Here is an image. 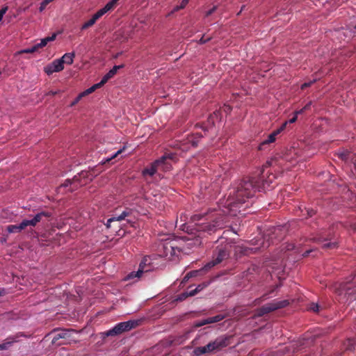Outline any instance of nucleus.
I'll list each match as a JSON object with an SVG mask.
<instances>
[{"mask_svg": "<svg viewBox=\"0 0 356 356\" xmlns=\"http://www.w3.org/2000/svg\"><path fill=\"white\" fill-rule=\"evenodd\" d=\"M267 168L265 166L257 177H248L240 181L233 192L230 193L227 200L230 210L237 211L256 191L264 190L270 186L275 176L270 173Z\"/></svg>", "mask_w": 356, "mask_h": 356, "instance_id": "1", "label": "nucleus"}, {"mask_svg": "<svg viewBox=\"0 0 356 356\" xmlns=\"http://www.w3.org/2000/svg\"><path fill=\"white\" fill-rule=\"evenodd\" d=\"M225 216L220 211H210L207 213H200L194 214L191 216L192 222H199L204 220L202 222H197L195 224V229L198 234L194 240V245H200L202 243V234L204 232L211 233L218 228H222L225 222Z\"/></svg>", "mask_w": 356, "mask_h": 356, "instance_id": "2", "label": "nucleus"}, {"mask_svg": "<svg viewBox=\"0 0 356 356\" xmlns=\"http://www.w3.org/2000/svg\"><path fill=\"white\" fill-rule=\"evenodd\" d=\"M282 230L283 227L281 226L273 227L267 234H265L263 238L257 240V241L260 242L256 243V245H258L257 247L245 249L244 254H249L262 251L268 248L271 244L280 241L283 238Z\"/></svg>", "mask_w": 356, "mask_h": 356, "instance_id": "3", "label": "nucleus"}, {"mask_svg": "<svg viewBox=\"0 0 356 356\" xmlns=\"http://www.w3.org/2000/svg\"><path fill=\"white\" fill-rule=\"evenodd\" d=\"M176 156L173 153H165L159 159L155 160L149 166L145 168L142 173L143 175H149L150 177L154 176L159 170L163 172H167L171 170L172 163Z\"/></svg>", "mask_w": 356, "mask_h": 356, "instance_id": "4", "label": "nucleus"}, {"mask_svg": "<svg viewBox=\"0 0 356 356\" xmlns=\"http://www.w3.org/2000/svg\"><path fill=\"white\" fill-rule=\"evenodd\" d=\"M231 339V336H220L204 346L195 348L193 350V354L195 356H200L205 353L220 351L229 345Z\"/></svg>", "mask_w": 356, "mask_h": 356, "instance_id": "5", "label": "nucleus"}, {"mask_svg": "<svg viewBox=\"0 0 356 356\" xmlns=\"http://www.w3.org/2000/svg\"><path fill=\"white\" fill-rule=\"evenodd\" d=\"M341 225L337 223L330 227L328 231L323 232L318 234L316 236L312 238L314 242L317 243H322L321 248L324 250H333L338 248V242L335 240V234L334 230Z\"/></svg>", "mask_w": 356, "mask_h": 356, "instance_id": "6", "label": "nucleus"}, {"mask_svg": "<svg viewBox=\"0 0 356 356\" xmlns=\"http://www.w3.org/2000/svg\"><path fill=\"white\" fill-rule=\"evenodd\" d=\"M289 302L287 300H274L271 302L267 303L262 307L257 309L254 316L255 317H261L265 314H269L279 309L284 308L289 305Z\"/></svg>", "mask_w": 356, "mask_h": 356, "instance_id": "7", "label": "nucleus"}, {"mask_svg": "<svg viewBox=\"0 0 356 356\" xmlns=\"http://www.w3.org/2000/svg\"><path fill=\"white\" fill-rule=\"evenodd\" d=\"M229 245H225L221 247H216V250L213 252L212 260L206 264V268H209V270L220 264L224 260H226L229 257Z\"/></svg>", "mask_w": 356, "mask_h": 356, "instance_id": "8", "label": "nucleus"}, {"mask_svg": "<svg viewBox=\"0 0 356 356\" xmlns=\"http://www.w3.org/2000/svg\"><path fill=\"white\" fill-rule=\"evenodd\" d=\"M138 325V321H128L125 322H121L116 324L112 329L106 331L104 334L106 336H117L121 334L124 332L131 330L133 328L136 327Z\"/></svg>", "mask_w": 356, "mask_h": 356, "instance_id": "9", "label": "nucleus"}, {"mask_svg": "<svg viewBox=\"0 0 356 356\" xmlns=\"http://www.w3.org/2000/svg\"><path fill=\"white\" fill-rule=\"evenodd\" d=\"M191 243H186L182 239L179 240H172L170 241H166L163 244V248L166 252V255L168 253L170 254L171 256L175 255L177 252H185V245H191Z\"/></svg>", "mask_w": 356, "mask_h": 356, "instance_id": "10", "label": "nucleus"}, {"mask_svg": "<svg viewBox=\"0 0 356 356\" xmlns=\"http://www.w3.org/2000/svg\"><path fill=\"white\" fill-rule=\"evenodd\" d=\"M99 173L96 168H92L89 170H82L80 173L73 177L74 181H79V186L86 184L88 181H92L95 177Z\"/></svg>", "mask_w": 356, "mask_h": 356, "instance_id": "11", "label": "nucleus"}, {"mask_svg": "<svg viewBox=\"0 0 356 356\" xmlns=\"http://www.w3.org/2000/svg\"><path fill=\"white\" fill-rule=\"evenodd\" d=\"M152 270V266H150V261L149 257H144L139 264L138 269L136 272H131L129 273L127 279L131 280L134 277L140 278L143 273H148Z\"/></svg>", "mask_w": 356, "mask_h": 356, "instance_id": "12", "label": "nucleus"}, {"mask_svg": "<svg viewBox=\"0 0 356 356\" xmlns=\"http://www.w3.org/2000/svg\"><path fill=\"white\" fill-rule=\"evenodd\" d=\"M51 216V212L41 211L37 213L31 220H23L19 223V227L24 229L28 226L35 227L38 222L42 220L43 218H49Z\"/></svg>", "mask_w": 356, "mask_h": 356, "instance_id": "13", "label": "nucleus"}, {"mask_svg": "<svg viewBox=\"0 0 356 356\" xmlns=\"http://www.w3.org/2000/svg\"><path fill=\"white\" fill-rule=\"evenodd\" d=\"M131 214V210L130 209H126L120 215L115 214L113 217L108 219L105 225L107 228H110L111 222L125 220L126 218L129 216Z\"/></svg>", "mask_w": 356, "mask_h": 356, "instance_id": "14", "label": "nucleus"}, {"mask_svg": "<svg viewBox=\"0 0 356 356\" xmlns=\"http://www.w3.org/2000/svg\"><path fill=\"white\" fill-rule=\"evenodd\" d=\"M124 67L123 65H115L111 70L108 71L102 79V82L104 85L111 78H113L117 73L118 70Z\"/></svg>", "mask_w": 356, "mask_h": 356, "instance_id": "15", "label": "nucleus"}, {"mask_svg": "<svg viewBox=\"0 0 356 356\" xmlns=\"http://www.w3.org/2000/svg\"><path fill=\"white\" fill-rule=\"evenodd\" d=\"M209 270V268H206V264L204 265V266L199 270H192L189 273H188L186 274V275L184 277V280H188L191 277H196V276H198V275H204V273H206L208 270Z\"/></svg>", "mask_w": 356, "mask_h": 356, "instance_id": "16", "label": "nucleus"}, {"mask_svg": "<svg viewBox=\"0 0 356 356\" xmlns=\"http://www.w3.org/2000/svg\"><path fill=\"white\" fill-rule=\"evenodd\" d=\"M70 330H63L60 332L55 334L52 339V343H56L60 339H68L70 337Z\"/></svg>", "mask_w": 356, "mask_h": 356, "instance_id": "17", "label": "nucleus"}, {"mask_svg": "<svg viewBox=\"0 0 356 356\" xmlns=\"http://www.w3.org/2000/svg\"><path fill=\"white\" fill-rule=\"evenodd\" d=\"M56 34L54 33L51 36H48L42 39L39 43L35 44L37 49L38 50L39 49L45 47L49 42L54 41L56 39Z\"/></svg>", "mask_w": 356, "mask_h": 356, "instance_id": "18", "label": "nucleus"}, {"mask_svg": "<svg viewBox=\"0 0 356 356\" xmlns=\"http://www.w3.org/2000/svg\"><path fill=\"white\" fill-rule=\"evenodd\" d=\"M78 182L79 181H74L73 178L72 179H66L65 181L64 184H63L60 186V187L71 186L70 188L69 189V191L72 192L79 187V184H78Z\"/></svg>", "mask_w": 356, "mask_h": 356, "instance_id": "19", "label": "nucleus"}, {"mask_svg": "<svg viewBox=\"0 0 356 356\" xmlns=\"http://www.w3.org/2000/svg\"><path fill=\"white\" fill-rule=\"evenodd\" d=\"M74 56H75V54L73 52H72V53H66L60 59L61 60H63V65L65 63H66L67 65H71V64H72V63L74 61Z\"/></svg>", "mask_w": 356, "mask_h": 356, "instance_id": "20", "label": "nucleus"}, {"mask_svg": "<svg viewBox=\"0 0 356 356\" xmlns=\"http://www.w3.org/2000/svg\"><path fill=\"white\" fill-rule=\"evenodd\" d=\"M298 211H300L302 213V216L305 215L304 211H305L308 217H312L316 213V211L313 209L306 208L305 207L302 208V206L298 207V210H297L296 212L298 213Z\"/></svg>", "mask_w": 356, "mask_h": 356, "instance_id": "21", "label": "nucleus"}, {"mask_svg": "<svg viewBox=\"0 0 356 356\" xmlns=\"http://www.w3.org/2000/svg\"><path fill=\"white\" fill-rule=\"evenodd\" d=\"M104 86V83H102V81L96 84H94L92 86H91L90 88H88L87 90H86L84 92H81L82 95L83 96H86V95H88L92 92H93L94 91H95V90H97V88H101L102 86Z\"/></svg>", "mask_w": 356, "mask_h": 356, "instance_id": "22", "label": "nucleus"}, {"mask_svg": "<svg viewBox=\"0 0 356 356\" xmlns=\"http://www.w3.org/2000/svg\"><path fill=\"white\" fill-rule=\"evenodd\" d=\"M53 67L54 68V70L58 72H60L63 70L64 68V65L63 64V60H61L60 58L59 59H56V60H54L52 63H51Z\"/></svg>", "mask_w": 356, "mask_h": 356, "instance_id": "23", "label": "nucleus"}, {"mask_svg": "<svg viewBox=\"0 0 356 356\" xmlns=\"http://www.w3.org/2000/svg\"><path fill=\"white\" fill-rule=\"evenodd\" d=\"M22 229H23V228L19 227V225H10L6 227V230L9 233H18V232H20Z\"/></svg>", "mask_w": 356, "mask_h": 356, "instance_id": "24", "label": "nucleus"}, {"mask_svg": "<svg viewBox=\"0 0 356 356\" xmlns=\"http://www.w3.org/2000/svg\"><path fill=\"white\" fill-rule=\"evenodd\" d=\"M275 138L274 137V134H270L268 136V138L267 139L264 140L260 145V147L259 149H261V147L265 145H268V144H270V143H273L275 140Z\"/></svg>", "mask_w": 356, "mask_h": 356, "instance_id": "25", "label": "nucleus"}, {"mask_svg": "<svg viewBox=\"0 0 356 356\" xmlns=\"http://www.w3.org/2000/svg\"><path fill=\"white\" fill-rule=\"evenodd\" d=\"M96 22H97V20L93 17H92V18L90 19H89L88 21H87L82 25L81 29V30L87 29L89 27L93 26Z\"/></svg>", "mask_w": 356, "mask_h": 356, "instance_id": "26", "label": "nucleus"}, {"mask_svg": "<svg viewBox=\"0 0 356 356\" xmlns=\"http://www.w3.org/2000/svg\"><path fill=\"white\" fill-rule=\"evenodd\" d=\"M339 157L343 161H347L349 158L350 152L348 150H343L338 152Z\"/></svg>", "mask_w": 356, "mask_h": 356, "instance_id": "27", "label": "nucleus"}, {"mask_svg": "<svg viewBox=\"0 0 356 356\" xmlns=\"http://www.w3.org/2000/svg\"><path fill=\"white\" fill-rule=\"evenodd\" d=\"M224 318V316L219 314L213 317L208 318L209 324L214 323L222 321Z\"/></svg>", "mask_w": 356, "mask_h": 356, "instance_id": "28", "label": "nucleus"}, {"mask_svg": "<svg viewBox=\"0 0 356 356\" xmlns=\"http://www.w3.org/2000/svg\"><path fill=\"white\" fill-rule=\"evenodd\" d=\"M107 11L105 10L104 8H101L95 14L92 15V17L96 19H99L101 17H102L104 14H106Z\"/></svg>", "mask_w": 356, "mask_h": 356, "instance_id": "29", "label": "nucleus"}, {"mask_svg": "<svg viewBox=\"0 0 356 356\" xmlns=\"http://www.w3.org/2000/svg\"><path fill=\"white\" fill-rule=\"evenodd\" d=\"M287 122H284L281 127L276 130L273 131L271 134H274V137L276 138V136L280 134L286 127Z\"/></svg>", "mask_w": 356, "mask_h": 356, "instance_id": "30", "label": "nucleus"}, {"mask_svg": "<svg viewBox=\"0 0 356 356\" xmlns=\"http://www.w3.org/2000/svg\"><path fill=\"white\" fill-rule=\"evenodd\" d=\"M116 4L117 3L114 1V0H111L109 2H108L104 8L107 12H108L109 10L113 9L115 7Z\"/></svg>", "mask_w": 356, "mask_h": 356, "instance_id": "31", "label": "nucleus"}, {"mask_svg": "<svg viewBox=\"0 0 356 356\" xmlns=\"http://www.w3.org/2000/svg\"><path fill=\"white\" fill-rule=\"evenodd\" d=\"M124 147H123L122 149H119L112 156H111L110 158H108L107 159H106L105 161H102V163L104 164V163H106L107 162L111 161L112 159L116 158L119 154H120L124 151Z\"/></svg>", "mask_w": 356, "mask_h": 356, "instance_id": "32", "label": "nucleus"}, {"mask_svg": "<svg viewBox=\"0 0 356 356\" xmlns=\"http://www.w3.org/2000/svg\"><path fill=\"white\" fill-rule=\"evenodd\" d=\"M320 306L317 303L312 302L309 304L308 307V309L310 311H312L314 312H319Z\"/></svg>", "mask_w": 356, "mask_h": 356, "instance_id": "33", "label": "nucleus"}, {"mask_svg": "<svg viewBox=\"0 0 356 356\" xmlns=\"http://www.w3.org/2000/svg\"><path fill=\"white\" fill-rule=\"evenodd\" d=\"M189 1L190 0H182L181 4L179 6H177L176 7H175V8L173 9V11L177 12L181 9L184 8L186 7V6L188 4Z\"/></svg>", "mask_w": 356, "mask_h": 356, "instance_id": "34", "label": "nucleus"}, {"mask_svg": "<svg viewBox=\"0 0 356 356\" xmlns=\"http://www.w3.org/2000/svg\"><path fill=\"white\" fill-rule=\"evenodd\" d=\"M53 65L51 63H50L49 65H47L45 67H44V72L48 74V75H50V74H52L54 72H57L54 67H52Z\"/></svg>", "mask_w": 356, "mask_h": 356, "instance_id": "35", "label": "nucleus"}, {"mask_svg": "<svg viewBox=\"0 0 356 356\" xmlns=\"http://www.w3.org/2000/svg\"><path fill=\"white\" fill-rule=\"evenodd\" d=\"M207 324H209L208 318L206 319L195 322V327H202V326L207 325Z\"/></svg>", "mask_w": 356, "mask_h": 356, "instance_id": "36", "label": "nucleus"}, {"mask_svg": "<svg viewBox=\"0 0 356 356\" xmlns=\"http://www.w3.org/2000/svg\"><path fill=\"white\" fill-rule=\"evenodd\" d=\"M268 298V293L264 294L261 297L257 298L254 301V305H259L261 302Z\"/></svg>", "mask_w": 356, "mask_h": 356, "instance_id": "37", "label": "nucleus"}, {"mask_svg": "<svg viewBox=\"0 0 356 356\" xmlns=\"http://www.w3.org/2000/svg\"><path fill=\"white\" fill-rule=\"evenodd\" d=\"M37 51H38V50L37 49L35 45H33V47H31L30 48L23 50L22 52L26 53V54H31V53H34Z\"/></svg>", "mask_w": 356, "mask_h": 356, "instance_id": "38", "label": "nucleus"}, {"mask_svg": "<svg viewBox=\"0 0 356 356\" xmlns=\"http://www.w3.org/2000/svg\"><path fill=\"white\" fill-rule=\"evenodd\" d=\"M316 81V79H313L312 81H310L309 82H305L301 86V89L305 90V88L310 87L313 83H314Z\"/></svg>", "mask_w": 356, "mask_h": 356, "instance_id": "39", "label": "nucleus"}, {"mask_svg": "<svg viewBox=\"0 0 356 356\" xmlns=\"http://www.w3.org/2000/svg\"><path fill=\"white\" fill-rule=\"evenodd\" d=\"M209 284V282H203L202 284H200L195 289L196 290L198 291V293L200 291H201L202 289H204V288H206L208 285Z\"/></svg>", "mask_w": 356, "mask_h": 356, "instance_id": "40", "label": "nucleus"}, {"mask_svg": "<svg viewBox=\"0 0 356 356\" xmlns=\"http://www.w3.org/2000/svg\"><path fill=\"white\" fill-rule=\"evenodd\" d=\"M84 97L82 93H80L74 99V101L72 102V103L70 104V106H75L79 101L80 99Z\"/></svg>", "mask_w": 356, "mask_h": 356, "instance_id": "41", "label": "nucleus"}, {"mask_svg": "<svg viewBox=\"0 0 356 356\" xmlns=\"http://www.w3.org/2000/svg\"><path fill=\"white\" fill-rule=\"evenodd\" d=\"M12 343H13V341H6L1 344H0V350H6L10 346Z\"/></svg>", "mask_w": 356, "mask_h": 356, "instance_id": "42", "label": "nucleus"}, {"mask_svg": "<svg viewBox=\"0 0 356 356\" xmlns=\"http://www.w3.org/2000/svg\"><path fill=\"white\" fill-rule=\"evenodd\" d=\"M188 293H187V291H185V292H184V293H181V294L179 296V297H178L177 300H180V301H182V300H185V299H186V298H188Z\"/></svg>", "mask_w": 356, "mask_h": 356, "instance_id": "43", "label": "nucleus"}, {"mask_svg": "<svg viewBox=\"0 0 356 356\" xmlns=\"http://www.w3.org/2000/svg\"><path fill=\"white\" fill-rule=\"evenodd\" d=\"M7 10H8L7 6H5L0 10V21L2 19L3 16L6 13Z\"/></svg>", "mask_w": 356, "mask_h": 356, "instance_id": "44", "label": "nucleus"}, {"mask_svg": "<svg viewBox=\"0 0 356 356\" xmlns=\"http://www.w3.org/2000/svg\"><path fill=\"white\" fill-rule=\"evenodd\" d=\"M343 289L346 291V293L349 295L353 293V291H350V287L348 284H345L343 286Z\"/></svg>", "mask_w": 356, "mask_h": 356, "instance_id": "45", "label": "nucleus"}, {"mask_svg": "<svg viewBox=\"0 0 356 356\" xmlns=\"http://www.w3.org/2000/svg\"><path fill=\"white\" fill-rule=\"evenodd\" d=\"M216 10V6H213V8H211L210 10H209L207 13H206V16L207 17H209L210 15H211Z\"/></svg>", "mask_w": 356, "mask_h": 356, "instance_id": "46", "label": "nucleus"}, {"mask_svg": "<svg viewBox=\"0 0 356 356\" xmlns=\"http://www.w3.org/2000/svg\"><path fill=\"white\" fill-rule=\"evenodd\" d=\"M197 293H198V291L196 290V289L191 290L190 291H187L188 297L193 296L196 295Z\"/></svg>", "mask_w": 356, "mask_h": 356, "instance_id": "47", "label": "nucleus"}, {"mask_svg": "<svg viewBox=\"0 0 356 356\" xmlns=\"http://www.w3.org/2000/svg\"><path fill=\"white\" fill-rule=\"evenodd\" d=\"M209 40H210V38H206V39H205V38H204V36H202V37L200 39V40H199V43H200V44H204V43H206L207 42H208Z\"/></svg>", "mask_w": 356, "mask_h": 356, "instance_id": "48", "label": "nucleus"}, {"mask_svg": "<svg viewBox=\"0 0 356 356\" xmlns=\"http://www.w3.org/2000/svg\"><path fill=\"white\" fill-rule=\"evenodd\" d=\"M312 102L310 101L304 107H303V110H305V111H307L308 110L310 109L311 108V106H312Z\"/></svg>", "mask_w": 356, "mask_h": 356, "instance_id": "49", "label": "nucleus"}, {"mask_svg": "<svg viewBox=\"0 0 356 356\" xmlns=\"http://www.w3.org/2000/svg\"><path fill=\"white\" fill-rule=\"evenodd\" d=\"M305 110H303V108H301V109H300V110L296 111L294 112V114H296V115H297V116H298V115H300V114H302V113H305Z\"/></svg>", "mask_w": 356, "mask_h": 356, "instance_id": "50", "label": "nucleus"}, {"mask_svg": "<svg viewBox=\"0 0 356 356\" xmlns=\"http://www.w3.org/2000/svg\"><path fill=\"white\" fill-rule=\"evenodd\" d=\"M297 118H298V116H297V115H296V114H294V116H293L292 118H291V119L287 122V123H288V122H289V123H293V122H295L297 120Z\"/></svg>", "mask_w": 356, "mask_h": 356, "instance_id": "51", "label": "nucleus"}, {"mask_svg": "<svg viewBox=\"0 0 356 356\" xmlns=\"http://www.w3.org/2000/svg\"><path fill=\"white\" fill-rule=\"evenodd\" d=\"M314 252V250H307L305 251L303 254H302V256L304 257H308L309 255V254L311 252Z\"/></svg>", "mask_w": 356, "mask_h": 356, "instance_id": "52", "label": "nucleus"}, {"mask_svg": "<svg viewBox=\"0 0 356 356\" xmlns=\"http://www.w3.org/2000/svg\"><path fill=\"white\" fill-rule=\"evenodd\" d=\"M224 111L226 112V113H229L232 111V107L229 105H225L224 106Z\"/></svg>", "mask_w": 356, "mask_h": 356, "instance_id": "53", "label": "nucleus"}, {"mask_svg": "<svg viewBox=\"0 0 356 356\" xmlns=\"http://www.w3.org/2000/svg\"><path fill=\"white\" fill-rule=\"evenodd\" d=\"M196 127H200V129H202L204 132H206L207 131V129L203 126V125H199V124H196Z\"/></svg>", "mask_w": 356, "mask_h": 356, "instance_id": "54", "label": "nucleus"}, {"mask_svg": "<svg viewBox=\"0 0 356 356\" xmlns=\"http://www.w3.org/2000/svg\"><path fill=\"white\" fill-rule=\"evenodd\" d=\"M295 248L293 244H289L287 245V250H293Z\"/></svg>", "mask_w": 356, "mask_h": 356, "instance_id": "55", "label": "nucleus"}, {"mask_svg": "<svg viewBox=\"0 0 356 356\" xmlns=\"http://www.w3.org/2000/svg\"><path fill=\"white\" fill-rule=\"evenodd\" d=\"M198 140H192L191 143L193 147H196L197 145Z\"/></svg>", "mask_w": 356, "mask_h": 356, "instance_id": "56", "label": "nucleus"}, {"mask_svg": "<svg viewBox=\"0 0 356 356\" xmlns=\"http://www.w3.org/2000/svg\"><path fill=\"white\" fill-rule=\"evenodd\" d=\"M47 5H44L43 4V1L41 3V5H40V10L42 11L43 9H44V8L47 6Z\"/></svg>", "mask_w": 356, "mask_h": 356, "instance_id": "57", "label": "nucleus"}, {"mask_svg": "<svg viewBox=\"0 0 356 356\" xmlns=\"http://www.w3.org/2000/svg\"><path fill=\"white\" fill-rule=\"evenodd\" d=\"M58 92V91H50L49 94L51 95H56Z\"/></svg>", "mask_w": 356, "mask_h": 356, "instance_id": "58", "label": "nucleus"}, {"mask_svg": "<svg viewBox=\"0 0 356 356\" xmlns=\"http://www.w3.org/2000/svg\"><path fill=\"white\" fill-rule=\"evenodd\" d=\"M195 136H196L195 138L197 137L198 138L203 137V135H202L201 134H199V133H196Z\"/></svg>", "mask_w": 356, "mask_h": 356, "instance_id": "59", "label": "nucleus"}, {"mask_svg": "<svg viewBox=\"0 0 356 356\" xmlns=\"http://www.w3.org/2000/svg\"><path fill=\"white\" fill-rule=\"evenodd\" d=\"M1 296V293L0 292V296Z\"/></svg>", "mask_w": 356, "mask_h": 356, "instance_id": "60", "label": "nucleus"}]
</instances>
